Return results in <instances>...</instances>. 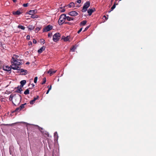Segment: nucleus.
I'll use <instances>...</instances> for the list:
<instances>
[{
  "label": "nucleus",
  "mask_w": 156,
  "mask_h": 156,
  "mask_svg": "<svg viewBox=\"0 0 156 156\" xmlns=\"http://www.w3.org/2000/svg\"><path fill=\"white\" fill-rule=\"evenodd\" d=\"M12 65L11 66V68L14 70L18 69L19 67L18 66L21 65V63L19 62L17 60H11Z\"/></svg>",
  "instance_id": "1"
},
{
  "label": "nucleus",
  "mask_w": 156,
  "mask_h": 156,
  "mask_svg": "<svg viewBox=\"0 0 156 156\" xmlns=\"http://www.w3.org/2000/svg\"><path fill=\"white\" fill-rule=\"evenodd\" d=\"M9 100L10 101H12L13 103L15 105H18L20 103L19 98L16 97H13L12 95H10Z\"/></svg>",
  "instance_id": "2"
},
{
  "label": "nucleus",
  "mask_w": 156,
  "mask_h": 156,
  "mask_svg": "<svg viewBox=\"0 0 156 156\" xmlns=\"http://www.w3.org/2000/svg\"><path fill=\"white\" fill-rule=\"evenodd\" d=\"M66 19V15L65 14H62L60 16L58 20V23L60 25H62L65 21V20Z\"/></svg>",
  "instance_id": "3"
},
{
  "label": "nucleus",
  "mask_w": 156,
  "mask_h": 156,
  "mask_svg": "<svg viewBox=\"0 0 156 156\" xmlns=\"http://www.w3.org/2000/svg\"><path fill=\"white\" fill-rule=\"evenodd\" d=\"M60 37V34L58 33H57L53 35V40L54 42H57L59 40Z\"/></svg>",
  "instance_id": "4"
},
{
  "label": "nucleus",
  "mask_w": 156,
  "mask_h": 156,
  "mask_svg": "<svg viewBox=\"0 0 156 156\" xmlns=\"http://www.w3.org/2000/svg\"><path fill=\"white\" fill-rule=\"evenodd\" d=\"M90 5V3L89 2H87L84 5L83 7L82 12H85L87 11V8Z\"/></svg>",
  "instance_id": "5"
},
{
  "label": "nucleus",
  "mask_w": 156,
  "mask_h": 156,
  "mask_svg": "<svg viewBox=\"0 0 156 156\" xmlns=\"http://www.w3.org/2000/svg\"><path fill=\"white\" fill-rule=\"evenodd\" d=\"M53 27L51 25H49L44 27L43 30V32L48 31L52 29Z\"/></svg>",
  "instance_id": "6"
},
{
  "label": "nucleus",
  "mask_w": 156,
  "mask_h": 156,
  "mask_svg": "<svg viewBox=\"0 0 156 156\" xmlns=\"http://www.w3.org/2000/svg\"><path fill=\"white\" fill-rule=\"evenodd\" d=\"M19 72L21 73L22 75H25L27 73V71L26 70H24L23 69H19L17 70Z\"/></svg>",
  "instance_id": "7"
},
{
  "label": "nucleus",
  "mask_w": 156,
  "mask_h": 156,
  "mask_svg": "<svg viewBox=\"0 0 156 156\" xmlns=\"http://www.w3.org/2000/svg\"><path fill=\"white\" fill-rule=\"evenodd\" d=\"M69 14L72 16H76L78 15V13L75 11H72L69 12Z\"/></svg>",
  "instance_id": "8"
},
{
  "label": "nucleus",
  "mask_w": 156,
  "mask_h": 156,
  "mask_svg": "<svg viewBox=\"0 0 156 156\" xmlns=\"http://www.w3.org/2000/svg\"><path fill=\"white\" fill-rule=\"evenodd\" d=\"M3 69L4 70L7 71H10L11 69V67L8 66H3Z\"/></svg>",
  "instance_id": "9"
},
{
  "label": "nucleus",
  "mask_w": 156,
  "mask_h": 156,
  "mask_svg": "<svg viewBox=\"0 0 156 156\" xmlns=\"http://www.w3.org/2000/svg\"><path fill=\"white\" fill-rule=\"evenodd\" d=\"M56 71V70H53L52 69H50L48 71V73H49L50 76H51L55 73Z\"/></svg>",
  "instance_id": "10"
},
{
  "label": "nucleus",
  "mask_w": 156,
  "mask_h": 156,
  "mask_svg": "<svg viewBox=\"0 0 156 156\" xmlns=\"http://www.w3.org/2000/svg\"><path fill=\"white\" fill-rule=\"evenodd\" d=\"M95 11L94 8L89 9L87 10V12L89 15L90 16L92 13Z\"/></svg>",
  "instance_id": "11"
},
{
  "label": "nucleus",
  "mask_w": 156,
  "mask_h": 156,
  "mask_svg": "<svg viewBox=\"0 0 156 156\" xmlns=\"http://www.w3.org/2000/svg\"><path fill=\"white\" fill-rule=\"evenodd\" d=\"M70 37L69 36H68L67 37L62 36V38L65 41H69Z\"/></svg>",
  "instance_id": "12"
},
{
  "label": "nucleus",
  "mask_w": 156,
  "mask_h": 156,
  "mask_svg": "<svg viewBox=\"0 0 156 156\" xmlns=\"http://www.w3.org/2000/svg\"><path fill=\"white\" fill-rule=\"evenodd\" d=\"M37 12V10H30L29 12V14L30 15H34L35 13Z\"/></svg>",
  "instance_id": "13"
},
{
  "label": "nucleus",
  "mask_w": 156,
  "mask_h": 156,
  "mask_svg": "<svg viewBox=\"0 0 156 156\" xmlns=\"http://www.w3.org/2000/svg\"><path fill=\"white\" fill-rule=\"evenodd\" d=\"M45 47L44 46H43L41 48H40L38 51V52L39 53H41L43 51H44L45 49Z\"/></svg>",
  "instance_id": "14"
},
{
  "label": "nucleus",
  "mask_w": 156,
  "mask_h": 156,
  "mask_svg": "<svg viewBox=\"0 0 156 156\" xmlns=\"http://www.w3.org/2000/svg\"><path fill=\"white\" fill-rule=\"evenodd\" d=\"M26 83V81L25 80L21 81L20 82L21 84L20 87H22Z\"/></svg>",
  "instance_id": "15"
},
{
  "label": "nucleus",
  "mask_w": 156,
  "mask_h": 156,
  "mask_svg": "<svg viewBox=\"0 0 156 156\" xmlns=\"http://www.w3.org/2000/svg\"><path fill=\"white\" fill-rule=\"evenodd\" d=\"M74 17H71L69 16H66V19L68 21L73 20L74 19Z\"/></svg>",
  "instance_id": "16"
},
{
  "label": "nucleus",
  "mask_w": 156,
  "mask_h": 156,
  "mask_svg": "<svg viewBox=\"0 0 156 156\" xmlns=\"http://www.w3.org/2000/svg\"><path fill=\"white\" fill-rule=\"evenodd\" d=\"M19 56L16 55H13L12 57V59L11 60H17V58Z\"/></svg>",
  "instance_id": "17"
},
{
  "label": "nucleus",
  "mask_w": 156,
  "mask_h": 156,
  "mask_svg": "<svg viewBox=\"0 0 156 156\" xmlns=\"http://www.w3.org/2000/svg\"><path fill=\"white\" fill-rule=\"evenodd\" d=\"M17 90H16V92L18 93H21V91H22V87H19V86H18L17 87Z\"/></svg>",
  "instance_id": "18"
},
{
  "label": "nucleus",
  "mask_w": 156,
  "mask_h": 156,
  "mask_svg": "<svg viewBox=\"0 0 156 156\" xmlns=\"http://www.w3.org/2000/svg\"><path fill=\"white\" fill-rule=\"evenodd\" d=\"M21 13V12L19 11H17L16 12H14L13 14L14 15H19Z\"/></svg>",
  "instance_id": "19"
},
{
  "label": "nucleus",
  "mask_w": 156,
  "mask_h": 156,
  "mask_svg": "<svg viewBox=\"0 0 156 156\" xmlns=\"http://www.w3.org/2000/svg\"><path fill=\"white\" fill-rule=\"evenodd\" d=\"M87 22L86 20H83L81 22L80 25L81 26H84L86 24Z\"/></svg>",
  "instance_id": "20"
},
{
  "label": "nucleus",
  "mask_w": 156,
  "mask_h": 156,
  "mask_svg": "<svg viewBox=\"0 0 156 156\" xmlns=\"http://www.w3.org/2000/svg\"><path fill=\"white\" fill-rule=\"evenodd\" d=\"M69 6L70 8L74 7L75 6V4L73 2H71L69 5Z\"/></svg>",
  "instance_id": "21"
},
{
  "label": "nucleus",
  "mask_w": 156,
  "mask_h": 156,
  "mask_svg": "<svg viewBox=\"0 0 156 156\" xmlns=\"http://www.w3.org/2000/svg\"><path fill=\"white\" fill-rule=\"evenodd\" d=\"M28 28L29 30H32L34 28V27L32 25H30L28 27Z\"/></svg>",
  "instance_id": "22"
},
{
  "label": "nucleus",
  "mask_w": 156,
  "mask_h": 156,
  "mask_svg": "<svg viewBox=\"0 0 156 156\" xmlns=\"http://www.w3.org/2000/svg\"><path fill=\"white\" fill-rule=\"evenodd\" d=\"M107 18L105 16H104L102 18V22H104L107 20Z\"/></svg>",
  "instance_id": "23"
},
{
  "label": "nucleus",
  "mask_w": 156,
  "mask_h": 156,
  "mask_svg": "<svg viewBox=\"0 0 156 156\" xmlns=\"http://www.w3.org/2000/svg\"><path fill=\"white\" fill-rule=\"evenodd\" d=\"M24 94L25 95H27L29 94V89H27L24 93Z\"/></svg>",
  "instance_id": "24"
},
{
  "label": "nucleus",
  "mask_w": 156,
  "mask_h": 156,
  "mask_svg": "<svg viewBox=\"0 0 156 156\" xmlns=\"http://www.w3.org/2000/svg\"><path fill=\"white\" fill-rule=\"evenodd\" d=\"M18 27L19 28L23 30H24L25 29V27L24 26L22 25H19L18 26Z\"/></svg>",
  "instance_id": "25"
},
{
  "label": "nucleus",
  "mask_w": 156,
  "mask_h": 156,
  "mask_svg": "<svg viewBox=\"0 0 156 156\" xmlns=\"http://www.w3.org/2000/svg\"><path fill=\"white\" fill-rule=\"evenodd\" d=\"M26 104V103H25L24 104L21 105L20 107V108L21 109H22L24 107V105H25Z\"/></svg>",
  "instance_id": "26"
},
{
  "label": "nucleus",
  "mask_w": 156,
  "mask_h": 156,
  "mask_svg": "<svg viewBox=\"0 0 156 156\" xmlns=\"http://www.w3.org/2000/svg\"><path fill=\"white\" fill-rule=\"evenodd\" d=\"M21 109H20V107L17 108L15 110L14 112H19L20 111Z\"/></svg>",
  "instance_id": "27"
},
{
  "label": "nucleus",
  "mask_w": 156,
  "mask_h": 156,
  "mask_svg": "<svg viewBox=\"0 0 156 156\" xmlns=\"http://www.w3.org/2000/svg\"><path fill=\"white\" fill-rule=\"evenodd\" d=\"M31 18H32L33 19H34L35 18H38V16L37 15H34V14L33 15H32Z\"/></svg>",
  "instance_id": "28"
},
{
  "label": "nucleus",
  "mask_w": 156,
  "mask_h": 156,
  "mask_svg": "<svg viewBox=\"0 0 156 156\" xmlns=\"http://www.w3.org/2000/svg\"><path fill=\"white\" fill-rule=\"evenodd\" d=\"M43 82L41 83V84L43 85L44 84V83H46V78H44L43 79Z\"/></svg>",
  "instance_id": "29"
},
{
  "label": "nucleus",
  "mask_w": 156,
  "mask_h": 156,
  "mask_svg": "<svg viewBox=\"0 0 156 156\" xmlns=\"http://www.w3.org/2000/svg\"><path fill=\"white\" fill-rule=\"evenodd\" d=\"M40 30V28L39 27H36L35 29V31L36 32H38Z\"/></svg>",
  "instance_id": "30"
},
{
  "label": "nucleus",
  "mask_w": 156,
  "mask_h": 156,
  "mask_svg": "<svg viewBox=\"0 0 156 156\" xmlns=\"http://www.w3.org/2000/svg\"><path fill=\"white\" fill-rule=\"evenodd\" d=\"M37 76L35 77L34 80V82L35 83H37Z\"/></svg>",
  "instance_id": "31"
},
{
  "label": "nucleus",
  "mask_w": 156,
  "mask_h": 156,
  "mask_svg": "<svg viewBox=\"0 0 156 156\" xmlns=\"http://www.w3.org/2000/svg\"><path fill=\"white\" fill-rule=\"evenodd\" d=\"M35 101H34V100H31L30 101V104L31 105H33L35 102Z\"/></svg>",
  "instance_id": "32"
},
{
  "label": "nucleus",
  "mask_w": 156,
  "mask_h": 156,
  "mask_svg": "<svg viewBox=\"0 0 156 156\" xmlns=\"http://www.w3.org/2000/svg\"><path fill=\"white\" fill-rule=\"evenodd\" d=\"M39 96H37L36 97H34L33 100H34V101H35L36 100L38 99Z\"/></svg>",
  "instance_id": "33"
},
{
  "label": "nucleus",
  "mask_w": 156,
  "mask_h": 156,
  "mask_svg": "<svg viewBox=\"0 0 156 156\" xmlns=\"http://www.w3.org/2000/svg\"><path fill=\"white\" fill-rule=\"evenodd\" d=\"M76 48L74 47L73 46V47L71 49V50L72 51H74L76 49Z\"/></svg>",
  "instance_id": "34"
},
{
  "label": "nucleus",
  "mask_w": 156,
  "mask_h": 156,
  "mask_svg": "<svg viewBox=\"0 0 156 156\" xmlns=\"http://www.w3.org/2000/svg\"><path fill=\"white\" fill-rule=\"evenodd\" d=\"M65 24H67L69 25H73V23H71V22H66L65 23Z\"/></svg>",
  "instance_id": "35"
},
{
  "label": "nucleus",
  "mask_w": 156,
  "mask_h": 156,
  "mask_svg": "<svg viewBox=\"0 0 156 156\" xmlns=\"http://www.w3.org/2000/svg\"><path fill=\"white\" fill-rule=\"evenodd\" d=\"M40 41L41 42L43 43V44L45 43V41L44 39H41Z\"/></svg>",
  "instance_id": "36"
},
{
  "label": "nucleus",
  "mask_w": 156,
  "mask_h": 156,
  "mask_svg": "<svg viewBox=\"0 0 156 156\" xmlns=\"http://www.w3.org/2000/svg\"><path fill=\"white\" fill-rule=\"evenodd\" d=\"M23 6L24 7H26L27 6H28V4L27 3L24 4L23 5Z\"/></svg>",
  "instance_id": "37"
},
{
  "label": "nucleus",
  "mask_w": 156,
  "mask_h": 156,
  "mask_svg": "<svg viewBox=\"0 0 156 156\" xmlns=\"http://www.w3.org/2000/svg\"><path fill=\"white\" fill-rule=\"evenodd\" d=\"M89 28V26L86 27L85 28V29L84 30H83V31H86L88 29V28Z\"/></svg>",
  "instance_id": "38"
},
{
  "label": "nucleus",
  "mask_w": 156,
  "mask_h": 156,
  "mask_svg": "<svg viewBox=\"0 0 156 156\" xmlns=\"http://www.w3.org/2000/svg\"><path fill=\"white\" fill-rule=\"evenodd\" d=\"M52 33H48V37H51L52 36Z\"/></svg>",
  "instance_id": "39"
},
{
  "label": "nucleus",
  "mask_w": 156,
  "mask_h": 156,
  "mask_svg": "<svg viewBox=\"0 0 156 156\" xmlns=\"http://www.w3.org/2000/svg\"><path fill=\"white\" fill-rule=\"evenodd\" d=\"M82 30V28H81L77 32V33L79 34Z\"/></svg>",
  "instance_id": "40"
},
{
  "label": "nucleus",
  "mask_w": 156,
  "mask_h": 156,
  "mask_svg": "<svg viewBox=\"0 0 156 156\" xmlns=\"http://www.w3.org/2000/svg\"><path fill=\"white\" fill-rule=\"evenodd\" d=\"M33 42L34 44H36L37 43L36 41L34 39L33 40Z\"/></svg>",
  "instance_id": "41"
},
{
  "label": "nucleus",
  "mask_w": 156,
  "mask_h": 156,
  "mask_svg": "<svg viewBox=\"0 0 156 156\" xmlns=\"http://www.w3.org/2000/svg\"><path fill=\"white\" fill-rule=\"evenodd\" d=\"M54 136H58V133L57 132H55L54 134Z\"/></svg>",
  "instance_id": "42"
},
{
  "label": "nucleus",
  "mask_w": 156,
  "mask_h": 156,
  "mask_svg": "<svg viewBox=\"0 0 156 156\" xmlns=\"http://www.w3.org/2000/svg\"><path fill=\"white\" fill-rule=\"evenodd\" d=\"M36 126H38V127H39V129L40 131H41V132H42L41 131V130H43V128H40V127H39L38 126H37V125H36Z\"/></svg>",
  "instance_id": "43"
},
{
  "label": "nucleus",
  "mask_w": 156,
  "mask_h": 156,
  "mask_svg": "<svg viewBox=\"0 0 156 156\" xmlns=\"http://www.w3.org/2000/svg\"><path fill=\"white\" fill-rule=\"evenodd\" d=\"M48 87V88L49 90H50L51 89V85L50 87H49V86Z\"/></svg>",
  "instance_id": "44"
},
{
  "label": "nucleus",
  "mask_w": 156,
  "mask_h": 156,
  "mask_svg": "<svg viewBox=\"0 0 156 156\" xmlns=\"http://www.w3.org/2000/svg\"><path fill=\"white\" fill-rule=\"evenodd\" d=\"M27 39L29 40L30 39V36L29 35H27Z\"/></svg>",
  "instance_id": "45"
},
{
  "label": "nucleus",
  "mask_w": 156,
  "mask_h": 156,
  "mask_svg": "<svg viewBox=\"0 0 156 156\" xmlns=\"http://www.w3.org/2000/svg\"><path fill=\"white\" fill-rule=\"evenodd\" d=\"M65 11V9H62V10H61V11L62 12H64Z\"/></svg>",
  "instance_id": "46"
},
{
  "label": "nucleus",
  "mask_w": 156,
  "mask_h": 156,
  "mask_svg": "<svg viewBox=\"0 0 156 156\" xmlns=\"http://www.w3.org/2000/svg\"><path fill=\"white\" fill-rule=\"evenodd\" d=\"M77 2L78 3H80L81 2V0H77Z\"/></svg>",
  "instance_id": "47"
},
{
  "label": "nucleus",
  "mask_w": 156,
  "mask_h": 156,
  "mask_svg": "<svg viewBox=\"0 0 156 156\" xmlns=\"http://www.w3.org/2000/svg\"><path fill=\"white\" fill-rule=\"evenodd\" d=\"M49 91H50V90H48L47 91V92H46V94H48V93H49Z\"/></svg>",
  "instance_id": "48"
},
{
  "label": "nucleus",
  "mask_w": 156,
  "mask_h": 156,
  "mask_svg": "<svg viewBox=\"0 0 156 156\" xmlns=\"http://www.w3.org/2000/svg\"><path fill=\"white\" fill-rule=\"evenodd\" d=\"M12 1L14 2H15L16 1V0H12Z\"/></svg>",
  "instance_id": "49"
},
{
  "label": "nucleus",
  "mask_w": 156,
  "mask_h": 156,
  "mask_svg": "<svg viewBox=\"0 0 156 156\" xmlns=\"http://www.w3.org/2000/svg\"><path fill=\"white\" fill-rule=\"evenodd\" d=\"M45 134L48 136L49 134L47 132L46 133H45Z\"/></svg>",
  "instance_id": "50"
},
{
  "label": "nucleus",
  "mask_w": 156,
  "mask_h": 156,
  "mask_svg": "<svg viewBox=\"0 0 156 156\" xmlns=\"http://www.w3.org/2000/svg\"><path fill=\"white\" fill-rule=\"evenodd\" d=\"M29 44H32V42H30V41L29 42Z\"/></svg>",
  "instance_id": "51"
},
{
  "label": "nucleus",
  "mask_w": 156,
  "mask_h": 156,
  "mask_svg": "<svg viewBox=\"0 0 156 156\" xmlns=\"http://www.w3.org/2000/svg\"><path fill=\"white\" fill-rule=\"evenodd\" d=\"M30 64V63L29 62H27L26 63V64Z\"/></svg>",
  "instance_id": "52"
},
{
  "label": "nucleus",
  "mask_w": 156,
  "mask_h": 156,
  "mask_svg": "<svg viewBox=\"0 0 156 156\" xmlns=\"http://www.w3.org/2000/svg\"><path fill=\"white\" fill-rule=\"evenodd\" d=\"M31 85L33 86V87H34L35 86L34 85V84H33V83Z\"/></svg>",
  "instance_id": "53"
}]
</instances>
